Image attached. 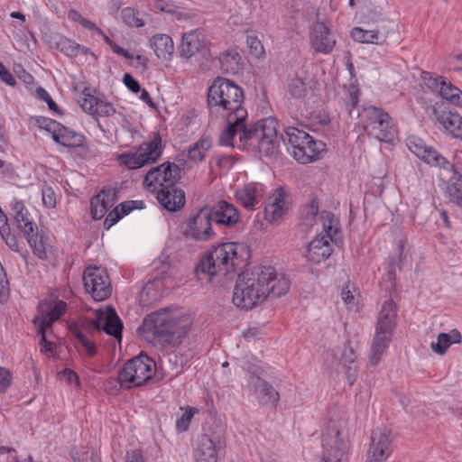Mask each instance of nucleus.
<instances>
[{"label": "nucleus", "mask_w": 462, "mask_h": 462, "mask_svg": "<svg viewBox=\"0 0 462 462\" xmlns=\"http://www.w3.org/2000/svg\"><path fill=\"white\" fill-rule=\"evenodd\" d=\"M439 94L446 100L445 102L462 106V90L447 80V79L441 84Z\"/></svg>", "instance_id": "obj_37"}, {"label": "nucleus", "mask_w": 462, "mask_h": 462, "mask_svg": "<svg viewBox=\"0 0 462 462\" xmlns=\"http://www.w3.org/2000/svg\"><path fill=\"white\" fill-rule=\"evenodd\" d=\"M262 369L257 365L248 367V388L262 405L275 409L280 401L279 392L267 381L260 376Z\"/></svg>", "instance_id": "obj_15"}, {"label": "nucleus", "mask_w": 462, "mask_h": 462, "mask_svg": "<svg viewBox=\"0 0 462 462\" xmlns=\"http://www.w3.org/2000/svg\"><path fill=\"white\" fill-rule=\"evenodd\" d=\"M144 208V203L143 200H128L120 203L115 208L119 211V214L122 217L128 215L134 209H142Z\"/></svg>", "instance_id": "obj_47"}, {"label": "nucleus", "mask_w": 462, "mask_h": 462, "mask_svg": "<svg viewBox=\"0 0 462 462\" xmlns=\"http://www.w3.org/2000/svg\"><path fill=\"white\" fill-rule=\"evenodd\" d=\"M290 282L273 266H255L239 274L233 291V303L250 310L268 296L281 297L288 292Z\"/></svg>", "instance_id": "obj_2"}, {"label": "nucleus", "mask_w": 462, "mask_h": 462, "mask_svg": "<svg viewBox=\"0 0 462 462\" xmlns=\"http://www.w3.org/2000/svg\"><path fill=\"white\" fill-rule=\"evenodd\" d=\"M53 321H55V319L52 317H51L48 313H46V315H44L41 320L38 334H46L47 329L51 327Z\"/></svg>", "instance_id": "obj_60"}, {"label": "nucleus", "mask_w": 462, "mask_h": 462, "mask_svg": "<svg viewBox=\"0 0 462 462\" xmlns=\"http://www.w3.org/2000/svg\"><path fill=\"white\" fill-rule=\"evenodd\" d=\"M11 215L14 225L23 233L33 254L40 259H46L48 237L42 230H39L37 224L33 221L31 213L23 203L15 201L12 206Z\"/></svg>", "instance_id": "obj_7"}, {"label": "nucleus", "mask_w": 462, "mask_h": 462, "mask_svg": "<svg viewBox=\"0 0 462 462\" xmlns=\"http://www.w3.org/2000/svg\"><path fill=\"white\" fill-rule=\"evenodd\" d=\"M151 47L158 58H165L173 51V42L167 34L154 35L151 40Z\"/></svg>", "instance_id": "obj_36"}, {"label": "nucleus", "mask_w": 462, "mask_h": 462, "mask_svg": "<svg viewBox=\"0 0 462 462\" xmlns=\"http://www.w3.org/2000/svg\"><path fill=\"white\" fill-rule=\"evenodd\" d=\"M202 48V42L196 32L184 33L179 48L180 54L187 59L195 55Z\"/></svg>", "instance_id": "obj_35"}, {"label": "nucleus", "mask_w": 462, "mask_h": 462, "mask_svg": "<svg viewBox=\"0 0 462 462\" xmlns=\"http://www.w3.org/2000/svg\"><path fill=\"white\" fill-rule=\"evenodd\" d=\"M356 358V353L351 347L346 348L344 350L342 354L344 365H353L355 363Z\"/></svg>", "instance_id": "obj_64"}, {"label": "nucleus", "mask_w": 462, "mask_h": 462, "mask_svg": "<svg viewBox=\"0 0 462 462\" xmlns=\"http://www.w3.org/2000/svg\"><path fill=\"white\" fill-rule=\"evenodd\" d=\"M42 199L43 205L48 208L56 207V194L51 186L44 185L42 189Z\"/></svg>", "instance_id": "obj_48"}, {"label": "nucleus", "mask_w": 462, "mask_h": 462, "mask_svg": "<svg viewBox=\"0 0 462 462\" xmlns=\"http://www.w3.org/2000/svg\"><path fill=\"white\" fill-rule=\"evenodd\" d=\"M193 321L194 316L189 311L162 308L146 315L138 331L146 339L174 350L189 335Z\"/></svg>", "instance_id": "obj_3"}, {"label": "nucleus", "mask_w": 462, "mask_h": 462, "mask_svg": "<svg viewBox=\"0 0 462 462\" xmlns=\"http://www.w3.org/2000/svg\"><path fill=\"white\" fill-rule=\"evenodd\" d=\"M199 410L195 407L186 408L184 413L176 421V428L179 432H184L188 430L193 416L198 413Z\"/></svg>", "instance_id": "obj_45"}, {"label": "nucleus", "mask_w": 462, "mask_h": 462, "mask_svg": "<svg viewBox=\"0 0 462 462\" xmlns=\"http://www.w3.org/2000/svg\"><path fill=\"white\" fill-rule=\"evenodd\" d=\"M124 84L127 87L129 90L133 93L137 94L141 90V86L139 82L129 73H125L123 78Z\"/></svg>", "instance_id": "obj_56"}, {"label": "nucleus", "mask_w": 462, "mask_h": 462, "mask_svg": "<svg viewBox=\"0 0 462 462\" xmlns=\"http://www.w3.org/2000/svg\"><path fill=\"white\" fill-rule=\"evenodd\" d=\"M211 147V138L201 137L188 150V158L193 162H201L204 160L207 152H208Z\"/></svg>", "instance_id": "obj_38"}, {"label": "nucleus", "mask_w": 462, "mask_h": 462, "mask_svg": "<svg viewBox=\"0 0 462 462\" xmlns=\"http://www.w3.org/2000/svg\"><path fill=\"white\" fill-rule=\"evenodd\" d=\"M346 374V379L349 385H353L356 380L357 375V366L351 365H344Z\"/></svg>", "instance_id": "obj_62"}, {"label": "nucleus", "mask_w": 462, "mask_h": 462, "mask_svg": "<svg viewBox=\"0 0 462 462\" xmlns=\"http://www.w3.org/2000/svg\"><path fill=\"white\" fill-rule=\"evenodd\" d=\"M351 37L354 41L362 43L383 44L386 42L387 35L381 33L378 30H364L361 27H355L351 30Z\"/></svg>", "instance_id": "obj_33"}, {"label": "nucleus", "mask_w": 462, "mask_h": 462, "mask_svg": "<svg viewBox=\"0 0 462 462\" xmlns=\"http://www.w3.org/2000/svg\"><path fill=\"white\" fill-rule=\"evenodd\" d=\"M396 305L393 300H386L379 313L376 331L393 335L395 327Z\"/></svg>", "instance_id": "obj_29"}, {"label": "nucleus", "mask_w": 462, "mask_h": 462, "mask_svg": "<svg viewBox=\"0 0 462 462\" xmlns=\"http://www.w3.org/2000/svg\"><path fill=\"white\" fill-rule=\"evenodd\" d=\"M306 83L304 80L298 76H295L288 83V92L293 98H302L306 95Z\"/></svg>", "instance_id": "obj_42"}, {"label": "nucleus", "mask_w": 462, "mask_h": 462, "mask_svg": "<svg viewBox=\"0 0 462 462\" xmlns=\"http://www.w3.org/2000/svg\"><path fill=\"white\" fill-rule=\"evenodd\" d=\"M80 24L89 30V31H93L95 32L97 35L103 37L105 32L99 28L97 26V24L93 22H91L90 20L87 19V18H83V20H81V23Z\"/></svg>", "instance_id": "obj_63"}, {"label": "nucleus", "mask_w": 462, "mask_h": 462, "mask_svg": "<svg viewBox=\"0 0 462 462\" xmlns=\"http://www.w3.org/2000/svg\"><path fill=\"white\" fill-rule=\"evenodd\" d=\"M250 249L241 243L228 242L214 247L202 257L195 268L201 283L210 282L214 276L227 277L247 264Z\"/></svg>", "instance_id": "obj_4"}, {"label": "nucleus", "mask_w": 462, "mask_h": 462, "mask_svg": "<svg viewBox=\"0 0 462 462\" xmlns=\"http://www.w3.org/2000/svg\"><path fill=\"white\" fill-rule=\"evenodd\" d=\"M56 49L68 57L73 58L79 55V44L75 41L61 36L55 42Z\"/></svg>", "instance_id": "obj_41"}, {"label": "nucleus", "mask_w": 462, "mask_h": 462, "mask_svg": "<svg viewBox=\"0 0 462 462\" xmlns=\"http://www.w3.org/2000/svg\"><path fill=\"white\" fill-rule=\"evenodd\" d=\"M158 202L170 212L180 211L185 205V192L173 186L155 190Z\"/></svg>", "instance_id": "obj_25"}, {"label": "nucleus", "mask_w": 462, "mask_h": 462, "mask_svg": "<svg viewBox=\"0 0 462 462\" xmlns=\"http://www.w3.org/2000/svg\"><path fill=\"white\" fill-rule=\"evenodd\" d=\"M392 335L386 336V334L383 332H375V336L373 339V343L370 349V364L372 365H377L382 356L386 352V349L391 342Z\"/></svg>", "instance_id": "obj_31"}, {"label": "nucleus", "mask_w": 462, "mask_h": 462, "mask_svg": "<svg viewBox=\"0 0 462 462\" xmlns=\"http://www.w3.org/2000/svg\"><path fill=\"white\" fill-rule=\"evenodd\" d=\"M433 113L437 122L453 137L462 139V116L447 102L436 103Z\"/></svg>", "instance_id": "obj_19"}, {"label": "nucleus", "mask_w": 462, "mask_h": 462, "mask_svg": "<svg viewBox=\"0 0 462 462\" xmlns=\"http://www.w3.org/2000/svg\"><path fill=\"white\" fill-rule=\"evenodd\" d=\"M371 439L366 462H386L393 448L390 430L385 427L376 428L372 432Z\"/></svg>", "instance_id": "obj_18"}, {"label": "nucleus", "mask_w": 462, "mask_h": 462, "mask_svg": "<svg viewBox=\"0 0 462 462\" xmlns=\"http://www.w3.org/2000/svg\"><path fill=\"white\" fill-rule=\"evenodd\" d=\"M359 118L368 135L382 142H390L393 139L395 130L392 118L381 107L365 106L359 113Z\"/></svg>", "instance_id": "obj_8"}, {"label": "nucleus", "mask_w": 462, "mask_h": 462, "mask_svg": "<svg viewBox=\"0 0 462 462\" xmlns=\"http://www.w3.org/2000/svg\"><path fill=\"white\" fill-rule=\"evenodd\" d=\"M154 369L155 363L147 355L128 360L117 375L121 388L131 389L143 385L152 378Z\"/></svg>", "instance_id": "obj_9"}, {"label": "nucleus", "mask_w": 462, "mask_h": 462, "mask_svg": "<svg viewBox=\"0 0 462 462\" xmlns=\"http://www.w3.org/2000/svg\"><path fill=\"white\" fill-rule=\"evenodd\" d=\"M53 141L66 147L78 148L84 146L86 137L73 129L61 125L58 133L53 136Z\"/></svg>", "instance_id": "obj_30"}, {"label": "nucleus", "mask_w": 462, "mask_h": 462, "mask_svg": "<svg viewBox=\"0 0 462 462\" xmlns=\"http://www.w3.org/2000/svg\"><path fill=\"white\" fill-rule=\"evenodd\" d=\"M461 339L460 332L457 329H452L450 333H439L437 341L431 342L430 347L434 353L443 356L452 344H459Z\"/></svg>", "instance_id": "obj_32"}, {"label": "nucleus", "mask_w": 462, "mask_h": 462, "mask_svg": "<svg viewBox=\"0 0 462 462\" xmlns=\"http://www.w3.org/2000/svg\"><path fill=\"white\" fill-rule=\"evenodd\" d=\"M220 69L223 73L236 74L241 69V56L235 49H229L219 56Z\"/></svg>", "instance_id": "obj_34"}, {"label": "nucleus", "mask_w": 462, "mask_h": 462, "mask_svg": "<svg viewBox=\"0 0 462 462\" xmlns=\"http://www.w3.org/2000/svg\"><path fill=\"white\" fill-rule=\"evenodd\" d=\"M360 90L356 87H350L349 88V98L347 100V106H350V109L355 108L359 102Z\"/></svg>", "instance_id": "obj_59"}, {"label": "nucleus", "mask_w": 462, "mask_h": 462, "mask_svg": "<svg viewBox=\"0 0 462 462\" xmlns=\"http://www.w3.org/2000/svg\"><path fill=\"white\" fill-rule=\"evenodd\" d=\"M122 218L119 211L116 208L112 209L106 217L104 220V227L108 230L115 224H116Z\"/></svg>", "instance_id": "obj_55"}, {"label": "nucleus", "mask_w": 462, "mask_h": 462, "mask_svg": "<svg viewBox=\"0 0 462 462\" xmlns=\"http://www.w3.org/2000/svg\"><path fill=\"white\" fill-rule=\"evenodd\" d=\"M0 79L11 87H14L16 84V80H15L14 77L5 67V65L3 63L0 65Z\"/></svg>", "instance_id": "obj_57"}, {"label": "nucleus", "mask_w": 462, "mask_h": 462, "mask_svg": "<svg viewBox=\"0 0 462 462\" xmlns=\"http://www.w3.org/2000/svg\"><path fill=\"white\" fill-rule=\"evenodd\" d=\"M84 112L91 116H111L116 113L114 106L89 93V88H85L78 100Z\"/></svg>", "instance_id": "obj_22"}, {"label": "nucleus", "mask_w": 462, "mask_h": 462, "mask_svg": "<svg viewBox=\"0 0 462 462\" xmlns=\"http://www.w3.org/2000/svg\"><path fill=\"white\" fill-rule=\"evenodd\" d=\"M286 193L279 188L268 198L264 206L263 217L270 223L279 220L288 210V203L285 200Z\"/></svg>", "instance_id": "obj_24"}, {"label": "nucleus", "mask_w": 462, "mask_h": 462, "mask_svg": "<svg viewBox=\"0 0 462 462\" xmlns=\"http://www.w3.org/2000/svg\"><path fill=\"white\" fill-rule=\"evenodd\" d=\"M125 462H144L142 451L139 449H133L127 451Z\"/></svg>", "instance_id": "obj_61"}, {"label": "nucleus", "mask_w": 462, "mask_h": 462, "mask_svg": "<svg viewBox=\"0 0 462 462\" xmlns=\"http://www.w3.org/2000/svg\"><path fill=\"white\" fill-rule=\"evenodd\" d=\"M180 173L181 170L176 163L165 162L148 171L143 179V185L151 192L160 189L172 188L180 180Z\"/></svg>", "instance_id": "obj_12"}, {"label": "nucleus", "mask_w": 462, "mask_h": 462, "mask_svg": "<svg viewBox=\"0 0 462 462\" xmlns=\"http://www.w3.org/2000/svg\"><path fill=\"white\" fill-rule=\"evenodd\" d=\"M323 462H346L348 442L341 438L340 429L336 422H329L323 433Z\"/></svg>", "instance_id": "obj_13"}, {"label": "nucleus", "mask_w": 462, "mask_h": 462, "mask_svg": "<svg viewBox=\"0 0 462 462\" xmlns=\"http://www.w3.org/2000/svg\"><path fill=\"white\" fill-rule=\"evenodd\" d=\"M120 189L116 184L105 185L101 190L90 199V214L93 219H101L118 200Z\"/></svg>", "instance_id": "obj_20"}, {"label": "nucleus", "mask_w": 462, "mask_h": 462, "mask_svg": "<svg viewBox=\"0 0 462 462\" xmlns=\"http://www.w3.org/2000/svg\"><path fill=\"white\" fill-rule=\"evenodd\" d=\"M310 43L316 52L329 54L334 50L337 40L331 29L325 23L316 22L310 30Z\"/></svg>", "instance_id": "obj_21"}, {"label": "nucleus", "mask_w": 462, "mask_h": 462, "mask_svg": "<svg viewBox=\"0 0 462 462\" xmlns=\"http://www.w3.org/2000/svg\"><path fill=\"white\" fill-rule=\"evenodd\" d=\"M226 447V440L217 432L205 433L199 437L194 451L196 462H218L217 453Z\"/></svg>", "instance_id": "obj_17"}, {"label": "nucleus", "mask_w": 462, "mask_h": 462, "mask_svg": "<svg viewBox=\"0 0 462 462\" xmlns=\"http://www.w3.org/2000/svg\"><path fill=\"white\" fill-rule=\"evenodd\" d=\"M208 212L210 213L213 222L217 226L233 227L240 219L238 209L233 204L226 200H220L211 208H208Z\"/></svg>", "instance_id": "obj_23"}, {"label": "nucleus", "mask_w": 462, "mask_h": 462, "mask_svg": "<svg viewBox=\"0 0 462 462\" xmlns=\"http://www.w3.org/2000/svg\"><path fill=\"white\" fill-rule=\"evenodd\" d=\"M66 307L67 304L65 301L58 300L54 302L52 306H51L47 313L56 320L65 313Z\"/></svg>", "instance_id": "obj_54"}, {"label": "nucleus", "mask_w": 462, "mask_h": 462, "mask_svg": "<svg viewBox=\"0 0 462 462\" xmlns=\"http://www.w3.org/2000/svg\"><path fill=\"white\" fill-rule=\"evenodd\" d=\"M69 456L74 462H101L97 453L87 447L72 448Z\"/></svg>", "instance_id": "obj_40"}, {"label": "nucleus", "mask_w": 462, "mask_h": 462, "mask_svg": "<svg viewBox=\"0 0 462 462\" xmlns=\"http://www.w3.org/2000/svg\"><path fill=\"white\" fill-rule=\"evenodd\" d=\"M328 239L319 235L309 244L306 254L308 261L313 263H320L331 255L333 249Z\"/></svg>", "instance_id": "obj_28"}, {"label": "nucleus", "mask_w": 462, "mask_h": 462, "mask_svg": "<svg viewBox=\"0 0 462 462\" xmlns=\"http://www.w3.org/2000/svg\"><path fill=\"white\" fill-rule=\"evenodd\" d=\"M40 336L41 339L39 344L41 346V351L44 354H52L55 349V344L52 343L51 341L47 340L46 334Z\"/></svg>", "instance_id": "obj_58"}, {"label": "nucleus", "mask_w": 462, "mask_h": 462, "mask_svg": "<svg viewBox=\"0 0 462 462\" xmlns=\"http://www.w3.org/2000/svg\"><path fill=\"white\" fill-rule=\"evenodd\" d=\"M409 150L425 163L441 170H450L453 164L435 148L428 146L425 142L415 135L409 136L406 142Z\"/></svg>", "instance_id": "obj_16"}, {"label": "nucleus", "mask_w": 462, "mask_h": 462, "mask_svg": "<svg viewBox=\"0 0 462 462\" xmlns=\"http://www.w3.org/2000/svg\"><path fill=\"white\" fill-rule=\"evenodd\" d=\"M440 174L442 180L447 182L446 190L451 202L462 208V173L453 166L450 170H443Z\"/></svg>", "instance_id": "obj_27"}, {"label": "nucleus", "mask_w": 462, "mask_h": 462, "mask_svg": "<svg viewBox=\"0 0 462 462\" xmlns=\"http://www.w3.org/2000/svg\"><path fill=\"white\" fill-rule=\"evenodd\" d=\"M319 213V200L316 197H312L308 204H306L301 210V218L307 221L308 224L316 218Z\"/></svg>", "instance_id": "obj_44"}, {"label": "nucleus", "mask_w": 462, "mask_h": 462, "mask_svg": "<svg viewBox=\"0 0 462 462\" xmlns=\"http://www.w3.org/2000/svg\"><path fill=\"white\" fill-rule=\"evenodd\" d=\"M92 329L104 331L114 337L118 342L122 340L123 323L116 310L110 306L106 307V310H97L96 317L91 323L82 326L71 325L69 327L71 334L82 345L88 357H93L97 353L96 344L88 339L85 334V331H91Z\"/></svg>", "instance_id": "obj_5"}, {"label": "nucleus", "mask_w": 462, "mask_h": 462, "mask_svg": "<svg viewBox=\"0 0 462 462\" xmlns=\"http://www.w3.org/2000/svg\"><path fill=\"white\" fill-rule=\"evenodd\" d=\"M123 21L128 26H134L136 28L143 27L144 22L136 16L135 10L130 7L124 8L121 12Z\"/></svg>", "instance_id": "obj_46"}, {"label": "nucleus", "mask_w": 462, "mask_h": 462, "mask_svg": "<svg viewBox=\"0 0 462 462\" xmlns=\"http://www.w3.org/2000/svg\"><path fill=\"white\" fill-rule=\"evenodd\" d=\"M321 223L325 236L329 240L334 241L338 232L339 222L334 214L329 211H322L320 214Z\"/></svg>", "instance_id": "obj_39"}, {"label": "nucleus", "mask_w": 462, "mask_h": 462, "mask_svg": "<svg viewBox=\"0 0 462 462\" xmlns=\"http://www.w3.org/2000/svg\"><path fill=\"white\" fill-rule=\"evenodd\" d=\"M102 38L105 41V42L110 46L112 51L117 55H121L127 60H133L134 58L132 53H130L128 51L125 50L124 48L120 47L116 42H114L106 33Z\"/></svg>", "instance_id": "obj_52"}, {"label": "nucleus", "mask_w": 462, "mask_h": 462, "mask_svg": "<svg viewBox=\"0 0 462 462\" xmlns=\"http://www.w3.org/2000/svg\"><path fill=\"white\" fill-rule=\"evenodd\" d=\"M289 153L300 163L307 164L321 159L327 152L326 144L297 127L289 126L282 136Z\"/></svg>", "instance_id": "obj_6"}, {"label": "nucleus", "mask_w": 462, "mask_h": 462, "mask_svg": "<svg viewBox=\"0 0 462 462\" xmlns=\"http://www.w3.org/2000/svg\"><path fill=\"white\" fill-rule=\"evenodd\" d=\"M208 207L200 208L185 221L183 234L186 238L196 242H208L217 237Z\"/></svg>", "instance_id": "obj_11"}, {"label": "nucleus", "mask_w": 462, "mask_h": 462, "mask_svg": "<svg viewBox=\"0 0 462 462\" xmlns=\"http://www.w3.org/2000/svg\"><path fill=\"white\" fill-rule=\"evenodd\" d=\"M445 79L446 78L431 72L422 71L421 73L422 82L432 91L439 92L441 84L444 83Z\"/></svg>", "instance_id": "obj_43"}, {"label": "nucleus", "mask_w": 462, "mask_h": 462, "mask_svg": "<svg viewBox=\"0 0 462 462\" xmlns=\"http://www.w3.org/2000/svg\"><path fill=\"white\" fill-rule=\"evenodd\" d=\"M83 282L86 291L96 301L107 299L112 292L109 276L106 269L88 266L83 273Z\"/></svg>", "instance_id": "obj_14"}, {"label": "nucleus", "mask_w": 462, "mask_h": 462, "mask_svg": "<svg viewBox=\"0 0 462 462\" xmlns=\"http://www.w3.org/2000/svg\"><path fill=\"white\" fill-rule=\"evenodd\" d=\"M38 124L40 128L51 133L52 138L58 133L59 128L61 126L60 123L48 117H42L38 119Z\"/></svg>", "instance_id": "obj_49"}, {"label": "nucleus", "mask_w": 462, "mask_h": 462, "mask_svg": "<svg viewBox=\"0 0 462 462\" xmlns=\"http://www.w3.org/2000/svg\"><path fill=\"white\" fill-rule=\"evenodd\" d=\"M36 95L37 97L44 102L47 103L48 107L50 110L57 113L61 114V111L60 110L57 104L53 101L50 94L47 92V90L42 87H39L36 88Z\"/></svg>", "instance_id": "obj_50"}, {"label": "nucleus", "mask_w": 462, "mask_h": 462, "mask_svg": "<svg viewBox=\"0 0 462 462\" xmlns=\"http://www.w3.org/2000/svg\"><path fill=\"white\" fill-rule=\"evenodd\" d=\"M264 185L252 182L245 185L236 191V199L247 209H254L264 194Z\"/></svg>", "instance_id": "obj_26"}, {"label": "nucleus", "mask_w": 462, "mask_h": 462, "mask_svg": "<svg viewBox=\"0 0 462 462\" xmlns=\"http://www.w3.org/2000/svg\"><path fill=\"white\" fill-rule=\"evenodd\" d=\"M244 100L243 88L227 79L217 77L208 88L207 103L210 113L227 112V126L220 135L219 143L235 146L233 140L238 134L239 148L257 151L265 157L277 156L280 143L278 121L270 116L247 125Z\"/></svg>", "instance_id": "obj_1"}, {"label": "nucleus", "mask_w": 462, "mask_h": 462, "mask_svg": "<svg viewBox=\"0 0 462 462\" xmlns=\"http://www.w3.org/2000/svg\"><path fill=\"white\" fill-rule=\"evenodd\" d=\"M246 43L250 49L252 55L260 57L263 52V46L261 41L254 35H248L246 38Z\"/></svg>", "instance_id": "obj_51"}, {"label": "nucleus", "mask_w": 462, "mask_h": 462, "mask_svg": "<svg viewBox=\"0 0 462 462\" xmlns=\"http://www.w3.org/2000/svg\"><path fill=\"white\" fill-rule=\"evenodd\" d=\"M12 384V374L5 367L0 366V393H4Z\"/></svg>", "instance_id": "obj_53"}, {"label": "nucleus", "mask_w": 462, "mask_h": 462, "mask_svg": "<svg viewBox=\"0 0 462 462\" xmlns=\"http://www.w3.org/2000/svg\"><path fill=\"white\" fill-rule=\"evenodd\" d=\"M162 154V137L159 133H152L149 140L143 142L134 152L122 153L118 161L128 169L135 170L156 162Z\"/></svg>", "instance_id": "obj_10"}]
</instances>
